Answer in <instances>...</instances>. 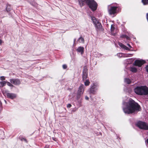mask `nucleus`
I'll return each mask as SVG.
<instances>
[{
	"mask_svg": "<svg viewBox=\"0 0 148 148\" xmlns=\"http://www.w3.org/2000/svg\"><path fill=\"white\" fill-rule=\"evenodd\" d=\"M140 107L138 103L131 99H130L127 102L123 103V109L126 114H132L139 111Z\"/></svg>",
	"mask_w": 148,
	"mask_h": 148,
	"instance_id": "f257e3e1",
	"label": "nucleus"
},
{
	"mask_svg": "<svg viewBox=\"0 0 148 148\" xmlns=\"http://www.w3.org/2000/svg\"><path fill=\"white\" fill-rule=\"evenodd\" d=\"M78 1L79 3L85 1L89 7L93 11L97 9V4L94 0H78Z\"/></svg>",
	"mask_w": 148,
	"mask_h": 148,
	"instance_id": "f03ea898",
	"label": "nucleus"
},
{
	"mask_svg": "<svg viewBox=\"0 0 148 148\" xmlns=\"http://www.w3.org/2000/svg\"><path fill=\"white\" fill-rule=\"evenodd\" d=\"M137 126L140 129L148 130V124L144 122L139 121L137 124Z\"/></svg>",
	"mask_w": 148,
	"mask_h": 148,
	"instance_id": "7ed1b4c3",
	"label": "nucleus"
},
{
	"mask_svg": "<svg viewBox=\"0 0 148 148\" xmlns=\"http://www.w3.org/2000/svg\"><path fill=\"white\" fill-rule=\"evenodd\" d=\"M110 6H108V12L109 14H114L116 13V10L117 8V6H111L110 8Z\"/></svg>",
	"mask_w": 148,
	"mask_h": 148,
	"instance_id": "20e7f679",
	"label": "nucleus"
},
{
	"mask_svg": "<svg viewBox=\"0 0 148 148\" xmlns=\"http://www.w3.org/2000/svg\"><path fill=\"white\" fill-rule=\"evenodd\" d=\"M141 95H147L148 94V88L146 86H142Z\"/></svg>",
	"mask_w": 148,
	"mask_h": 148,
	"instance_id": "39448f33",
	"label": "nucleus"
},
{
	"mask_svg": "<svg viewBox=\"0 0 148 148\" xmlns=\"http://www.w3.org/2000/svg\"><path fill=\"white\" fill-rule=\"evenodd\" d=\"M145 63V61L143 60H136L134 62V65L138 66L139 67H140L141 66Z\"/></svg>",
	"mask_w": 148,
	"mask_h": 148,
	"instance_id": "423d86ee",
	"label": "nucleus"
},
{
	"mask_svg": "<svg viewBox=\"0 0 148 148\" xmlns=\"http://www.w3.org/2000/svg\"><path fill=\"white\" fill-rule=\"evenodd\" d=\"M135 92L137 94L141 95L142 86H137L134 89Z\"/></svg>",
	"mask_w": 148,
	"mask_h": 148,
	"instance_id": "0eeeda50",
	"label": "nucleus"
},
{
	"mask_svg": "<svg viewBox=\"0 0 148 148\" xmlns=\"http://www.w3.org/2000/svg\"><path fill=\"white\" fill-rule=\"evenodd\" d=\"M10 81L11 83L15 85H19L21 83L20 80L18 79H11Z\"/></svg>",
	"mask_w": 148,
	"mask_h": 148,
	"instance_id": "6e6552de",
	"label": "nucleus"
},
{
	"mask_svg": "<svg viewBox=\"0 0 148 148\" xmlns=\"http://www.w3.org/2000/svg\"><path fill=\"white\" fill-rule=\"evenodd\" d=\"M97 86L94 84L91 87L90 91V93L94 94H95L96 90H97Z\"/></svg>",
	"mask_w": 148,
	"mask_h": 148,
	"instance_id": "1a4fd4ad",
	"label": "nucleus"
},
{
	"mask_svg": "<svg viewBox=\"0 0 148 148\" xmlns=\"http://www.w3.org/2000/svg\"><path fill=\"white\" fill-rule=\"evenodd\" d=\"M82 79L83 81L85 80L87 77V70L86 67H84L83 71Z\"/></svg>",
	"mask_w": 148,
	"mask_h": 148,
	"instance_id": "9d476101",
	"label": "nucleus"
},
{
	"mask_svg": "<svg viewBox=\"0 0 148 148\" xmlns=\"http://www.w3.org/2000/svg\"><path fill=\"white\" fill-rule=\"evenodd\" d=\"M84 87L83 84L81 85L79 88L77 93L82 95L84 90Z\"/></svg>",
	"mask_w": 148,
	"mask_h": 148,
	"instance_id": "9b49d317",
	"label": "nucleus"
},
{
	"mask_svg": "<svg viewBox=\"0 0 148 148\" xmlns=\"http://www.w3.org/2000/svg\"><path fill=\"white\" fill-rule=\"evenodd\" d=\"M76 50L77 52L80 53L81 55H82L84 53V48L83 47H79Z\"/></svg>",
	"mask_w": 148,
	"mask_h": 148,
	"instance_id": "f8f14e48",
	"label": "nucleus"
},
{
	"mask_svg": "<svg viewBox=\"0 0 148 148\" xmlns=\"http://www.w3.org/2000/svg\"><path fill=\"white\" fill-rule=\"evenodd\" d=\"M7 96L8 98L13 99L16 97V95L15 94L13 93H7Z\"/></svg>",
	"mask_w": 148,
	"mask_h": 148,
	"instance_id": "ddd939ff",
	"label": "nucleus"
},
{
	"mask_svg": "<svg viewBox=\"0 0 148 148\" xmlns=\"http://www.w3.org/2000/svg\"><path fill=\"white\" fill-rule=\"evenodd\" d=\"M95 27L98 29H100L102 26L101 24L99 22H97L96 24H95Z\"/></svg>",
	"mask_w": 148,
	"mask_h": 148,
	"instance_id": "4468645a",
	"label": "nucleus"
},
{
	"mask_svg": "<svg viewBox=\"0 0 148 148\" xmlns=\"http://www.w3.org/2000/svg\"><path fill=\"white\" fill-rule=\"evenodd\" d=\"M91 19L92 21H93V22L94 25L96 24V23H97V22H98V21L97 20L95 17H94L91 16Z\"/></svg>",
	"mask_w": 148,
	"mask_h": 148,
	"instance_id": "2eb2a0df",
	"label": "nucleus"
},
{
	"mask_svg": "<svg viewBox=\"0 0 148 148\" xmlns=\"http://www.w3.org/2000/svg\"><path fill=\"white\" fill-rule=\"evenodd\" d=\"M132 55L131 54H127L123 53V57H131Z\"/></svg>",
	"mask_w": 148,
	"mask_h": 148,
	"instance_id": "dca6fc26",
	"label": "nucleus"
},
{
	"mask_svg": "<svg viewBox=\"0 0 148 148\" xmlns=\"http://www.w3.org/2000/svg\"><path fill=\"white\" fill-rule=\"evenodd\" d=\"M125 82L128 84H130L131 82L130 80L128 78H125L124 80Z\"/></svg>",
	"mask_w": 148,
	"mask_h": 148,
	"instance_id": "f3484780",
	"label": "nucleus"
},
{
	"mask_svg": "<svg viewBox=\"0 0 148 148\" xmlns=\"http://www.w3.org/2000/svg\"><path fill=\"white\" fill-rule=\"evenodd\" d=\"M78 41H79L80 42L83 43L84 42V39L82 37H80L78 40Z\"/></svg>",
	"mask_w": 148,
	"mask_h": 148,
	"instance_id": "a211bd4d",
	"label": "nucleus"
},
{
	"mask_svg": "<svg viewBox=\"0 0 148 148\" xmlns=\"http://www.w3.org/2000/svg\"><path fill=\"white\" fill-rule=\"evenodd\" d=\"M131 71L132 72H136L137 71V69L136 68L134 67H132L131 68Z\"/></svg>",
	"mask_w": 148,
	"mask_h": 148,
	"instance_id": "6ab92c4d",
	"label": "nucleus"
},
{
	"mask_svg": "<svg viewBox=\"0 0 148 148\" xmlns=\"http://www.w3.org/2000/svg\"><path fill=\"white\" fill-rule=\"evenodd\" d=\"M6 82L5 81H2L0 82V84L1 85V87H3L6 84Z\"/></svg>",
	"mask_w": 148,
	"mask_h": 148,
	"instance_id": "aec40b11",
	"label": "nucleus"
},
{
	"mask_svg": "<svg viewBox=\"0 0 148 148\" xmlns=\"http://www.w3.org/2000/svg\"><path fill=\"white\" fill-rule=\"evenodd\" d=\"M84 84L86 86H88L89 85L90 82L89 80H86L84 82Z\"/></svg>",
	"mask_w": 148,
	"mask_h": 148,
	"instance_id": "412c9836",
	"label": "nucleus"
},
{
	"mask_svg": "<svg viewBox=\"0 0 148 148\" xmlns=\"http://www.w3.org/2000/svg\"><path fill=\"white\" fill-rule=\"evenodd\" d=\"M11 7H10V5H7L6 8V11L8 12L10 11L11 10Z\"/></svg>",
	"mask_w": 148,
	"mask_h": 148,
	"instance_id": "4be33fe9",
	"label": "nucleus"
},
{
	"mask_svg": "<svg viewBox=\"0 0 148 148\" xmlns=\"http://www.w3.org/2000/svg\"><path fill=\"white\" fill-rule=\"evenodd\" d=\"M142 2L144 5L148 4V0H142Z\"/></svg>",
	"mask_w": 148,
	"mask_h": 148,
	"instance_id": "5701e85b",
	"label": "nucleus"
},
{
	"mask_svg": "<svg viewBox=\"0 0 148 148\" xmlns=\"http://www.w3.org/2000/svg\"><path fill=\"white\" fill-rule=\"evenodd\" d=\"M82 95V94L77 93V97H76L77 99V100H78L81 97V96Z\"/></svg>",
	"mask_w": 148,
	"mask_h": 148,
	"instance_id": "b1692460",
	"label": "nucleus"
},
{
	"mask_svg": "<svg viewBox=\"0 0 148 148\" xmlns=\"http://www.w3.org/2000/svg\"><path fill=\"white\" fill-rule=\"evenodd\" d=\"M123 53H119L117 54V56L119 58H121L122 57H123Z\"/></svg>",
	"mask_w": 148,
	"mask_h": 148,
	"instance_id": "393cba45",
	"label": "nucleus"
},
{
	"mask_svg": "<svg viewBox=\"0 0 148 148\" xmlns=\"http://www.w3.org/2000/svg\"><path fill=\"white\" fill-rule=\"evenodd\" d=\"M119 45L121 48H124V47L125 46V45L120 42L119 43Z\"/></svg>",
	"mask_w": 148,
	"mask_h": 148,
	"instance_id": "a878e982",
	"label": "nucleus"
},
{
	"mask_svg": "<svg viewBox=\"0 0 148 148\" xmlns=\"http://www.w3.org/2000/svg\"><path fill=\"white\" fill-rule=\"evenodd\" d=\"M6 83H7V85L9 86H11V87H13V85L12 84L10 83V82H6Z\"/></svg>",
	"mask_w": 148,
	"mask_h": 148,
	"instance_id": "bb28decb",
	"label": "nucleus"
},
{
	"mask_svg": "<svg viewBox=\"0 0 148 148\" xmlns=\"http://www.w3.org/2000/svg\"><path fill=\"white\" fill-rule=\"evenodd\" d=\"M0 78L1 80L2 81L4 80L5 79V78L4 76H1Z\"/></svg>",
	"mask_w": 148,
	"mask_h": 148,
	"instance_id": "cd10ccee",
	"label": "nucleus"
},
{
	"mask_svg": "<svg viewBox=\"0 0 148 148\" xmlns=\"http://www.w3.org/2000/svg\"><path fill=\"white\" fill-rule=\"evenodd\" d=\"M62 67L63 69H66L67 68V66L66 64H64L62 66Z\"/></svg>",
	"mask_w": 148,
	"mask_h": 148,
	"instance_id": "c85d7f7f",
	"label": "nucleus"
},
{
	"mask_svg": "<svg viewBox=\"0 0 148 148\" xmlns=\"http://www.w3.org/2000/svg\"><path fill=\"white\" fill-rule=\"evenodd\" d=\"M123 48L125 49L126 50H130V49H129L128 47H127L125 45L124 46V48Z\"/></svg>",
	"mask_w": 148,
	"mask_h": 148,
	"instance_id": "c756f323",
	"label": "nucleus"
},
{
	"mask_svg": "<svg viewBox=\"0 0 148 148\" xmlns=\"http://www.w3.org/2000/svg\"><path fill=\"white\" fill-rule=\"evenodd\" d=\"M114 27L112 25L111 26V31H112L114 30Z\"/></svg>",
	"mask_w": 148,
	"mask_h": 148,
	"instance_id": "7c9ffc66",
	"label": "nucleus"
},
{
	"mask_svg": "<svg viewBox=\"0 0 148 148\" xmlns=\"http://www.w3.org/2000/svg\"><path fill=\"white\" fill-rule=\"evenodd\" d=\"M114 27L112 25L111 26V31H112L114 30Z\"/></svg>",
	"mask_w": 148,
	"mask_h": 148,
	"instance_id": "2f4dec72",
	"label": "nucleus"
},
{
	"mask_svg": "<svg viewBox=\"0 0 148 148\" xmlns=\"http://www.w3.org/2000/svg\"><path fill=\"white\" fill-rule=\"evenodd\" d=\"M71 106V105L70 104H68L67 105V107L68 108H70Z\"/></svg>",
	"mask_w": 148,
	"mask_h": 148,
	"instance_id": "473e14b6",
	"label": "nucleus"
},
{
	"mask_svg": "<svg viewBox=\"0 0 148 148\" xmlns=\"http://www.w3.org/2000/svg\"><path fill=\"white\" fill-rule=\"evenodd\" d=\"M85 99L86 100H88L89 99V98L87 96H86L85 97Z\"/></svg>",
	"mask_w": 148,
	"mask_h": 148,
	"instance_id": "72a5a7b5",
	"label": "nucleus"
},
{
	"mask_svg": "<svg viewBox=\"0 0 148 148\" xmlns=\"http://www.w3.org/2000/svg\"><path fill=\"white\" fill-rule=\"evenodd\" d=\"M125 37L126 38H127V39L129 38L128 37H127V36L125 35L121 36V37Z\"/></svg>",
	"mask_w": 148,
	"mask_h": 148,
	"instance_id": "f704fd0d",
	"label": "nucleus"
},
{
	"mask_svg": "<svg viewBox=\"0 0 148 148\" xmlns=\"http://www.w3.org/2000/svg\"><path fill=\"white\" fill-rule=\"evenodd\" d=\"M147 71L148 72V65L146 67Z\"/></svg>",
	"mask_w": 148,
	"mask_h": 148,
	"instance_id": "c9c22d12",
	"label": "nucleus"
},
{
	"mask_svg": "<svg viewBox=\"0 0 148 148\" xmlns=\"http://www.w3.org/2000/svg\"><path fill=\"white\" fill-rule=\"evenodd\" d=\"M78 102H79L80 103V105H79V107H80L82 106V105L81 104V101H78Z\"/></svg>",
	"mask_w": 148,
	"mask_h": 148,
	"instance_id": "e433bc0d",
	"label": "nucleus"
},
{
	"mask_svg": "<svg viewBox=\"0 0 148 148\" xmlns=\"http://www.w3.org/2000/svg\"><path fill=\"white\" fill-rule=\"evenodd\" d=\"M127 45L130 48H131L132 47H131V46H130V45L129 44H127Z\"/></svg>",
	"mask_w": 148,
	"mask_h": 148,
	"instance_id": "4c0bfd02",
	"label": "nucleus"
},
{
	"mask_svg": "<svg viewBox=\"0 0 148 148\" xmlns=\"http://www.w3.org/2000/svg\"><path fill=\"white\" fill-rule=\"evenodd\" d=\"M2 43V40L0 39V45Z\"/></svg>",
	"mask_w": 148,
	"mask_h": 148,
	"instance_id": "58836bf2",
	"label": "nucleus"
},
{
	"mask_svg": "<svg viewBox=\"0 0 148 148\" xmlns=\"http://www.w3.org/2000/svg\"><path fill=\"white\" fill-rule=\"evenodd\" d=\"M75 41H76V39H74V43H75Z\"/></svg>",
	"mask_w": 148,
	"mask_h": 148,
	"instance_id": "ea45409f",
	"label": "nucleus"
},
{
	"mask_svg": "<svg viewBox=\"0 0 148 148\" xmlns=\"http://www.w3.org/2000/svg\"><path fill=\"white\" fill-rule=\"evenodd\" d=\"M146 141H147V143L148 144V138L147 140Z\"/></svg>",
	"mask_w": 148,
	"mask_h": 148,
	"instance_id": "a19ab883",
	"label": "nucleus"
}]
</instances>
